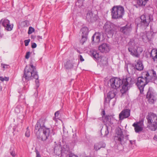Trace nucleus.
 Listing matches in <instances>:
<instances>
[{"mask_svg":"<svg viewBox=\"0 0 157 157\" xmlns=\"http://www.w3.org/2000/svg\"><path fill=\"white\" fill-rule=\"evenodd\" d=\"M0 80L2 81H4V78L2 76L0 77Z\"/></svg>","mask_w":157,"mask_h":157,"instance_id":"54","label":"nucleus"},{"mask_svg":"<svg viewBox=\"0 0 157 157\" xmlns=\"http://www.w3.org/2000/svg\"><path fill=\"white\" fill-rule=\"evenodd\" d=\"M130 144H133L132 141V140H130Z\"/></svg>","mask_w":157,"mask_h":157,"instance_id":"58","label":"nucleus"},{"mask_svg":"<svg viewBox=\"0 0 157 157\" xmlns=\"http://www.w3.org/2000/svg\"><path fill=\"white\" fill-rule=\"evenodd\" d=\"M141 21L139 24L140 27L142 29H145L149 25L151 21L153 20V16L150 14L142 15L140 17Z\"/></svg>","mask_w":157,"mask_h":157,"instance_id":"8","label":"nucleus"},{"mask_svg":"<svg viewBox=\"0 0 157 157\" xmlns=\"http://www.w3.org/2000/svg\"><path fill=\"white\" fill-rule=\"evenodd\" d=\"M146 33L148 42L151 41L154 36L153 30L152 29V31L151 30L150 31L146 32Z\"/></svg>","mask_w":157,"mask_h":157,"instance_id":"28","label":"nucleus"},{"mask_svg":"<svg viewBox=\"0 0 157 157\" xmlns=\"http://www.w3.org/2000/svg\"><path fill=\"white\" fill-rule=\"evenodd\" d=\"M82 32L81 38L80 40V43L82 44L87 41L88 38V35L89 31V29L86 27H82L80 30Z\"/></svg>","mask_w":157,"mask_h":157,"instance_id":"13","label":"nucleus"},{"mask_svg":"<svg viewBox=\"0 0 157 157\" xmlns=\"http://www.w3.org/2000/svg\"><path fill=\"white\" fill-rule=\"evenodd\" d=\"M36 38V36H33L32 35L31 36V38L32 39H35Z\"/></svg>","mask_w":157,"mask_h":157,"instance_id":"53","label":"nucleus"},{"mask_svg":"<svg viewBox=\"0 0 157 157\" xmlns=\"http://www.w3.org/2000/svg\"><path fill=\"white\" fill-rule=\"evenodd\" d=\"M45 118L44 117L40 118L37 121L35 125L34 132L38 139L43 141L47 140L48 142L50 141L49 140L51 134L52 133L54 135L55 133L53 132V129L45 126Z\"/></svg>","mask_w":157,"mask_h":157,"instance_id":"1","label":"nucleus"},{"mask_svg":"<svg viewBox=\"0 0 157 157\" xmlns=\"http://www.w3.org/2000/svg\"><path fill=\"white\" fill-rule=\"evenodd\" d=\"M132 29L131 25L127 24L124 26L119 28V31L124 35H129Z\"/></svg>","mask_w":157,"mask_h":157,"instance_id":"15","label":"nucleus"},{"mask_svg":"<svg viewBox=\"0 0 157 157\" xmlns=\"http://www.w3.org/2000/svg\"><path fill=\"white\" fill-rule=\"evenodd\" d=\"M98 48L101 52L105 53L108 52L110 50L109 45L106 43H103L100 45Z\"/></svg>","mask_w":157,"mask_h":157,"instance_id":"18","label":"nucleus"},{"mask_svg":"<svg viewBox=\"0 0 157 157\" xmlns=\"http://www.w3.org/2000/svg\"><path fill=\"white\" fill-rule=\"evenodd\" d=\"M110 101H109V99L107 98H105L104 101V103L105 104L106 103H109Z\"/></svg>","mask_w":157,"mask_h":157,"instance_id":"47","label":"nucleus"},{"mask_svg":"<svg viewBox=\"0 0 157 157\" xmlns=\"http://www.w3.org/2000/svg\"><path fill=\"white\" fill-rule=\"evenodd\" d=\"M15 112L17 113H19L20 112V110L19 109V106H17L15 108Z\"/></svg>","mask_w":157,"mask_h":157,"instance_id":"39","label":"nucleus"},{"mask_svg":"<svg viewBox=\"0 0 157 157\" xmlns=\"http://www.w3.org/2000/svg\"><path fill=\"white\" fill-rule=\"evenodd\" d=\"M78 57L79 58L81 62H82L84 60V59L83 58L82 56L81 55H79L78 56Z\"/></svg>","mask_w":157,"mask_h":157,"instance_id":"45","label":"nucleus"},{"mask_svg":"<svg viewBox=\"0 0 157 157\" xmlns=\"http://www.w3.org/2000/svg\"><path fill=\"white\" fill-rule=\"evenodd\" d=\"M154 139L155 140V137H154Z\"/></svg>","mask_w":157,"mask_h":157,"instance_id":"60","label":"nucleus"},{"mask_svg":"<svg viewBox=\"0 0 157 157\" xmlns=\"http://www.w3.org/2000/svg\"><path fill=\"white\" fill-rule=\"evenodd\" d=\"M116 95V94L113 91H110L109 92L107 95V98L109 99V101H110L111 99L113 98Z\"/></svg>","mask_w":157,"mask_h":157,"instance_id":"32","label":"nucleus"},{"mask_svg":"<svg viewBox=\"0 0 157 157\" xmlns=\"http://www.w3.org/2000/svg\"><path fill=\"white\" fill-rule=\"evenodd\" d=\"M90 56L94 59L96 61H99L101 56L99 55L98 53L94 50H91L90 51Z\"/></svg>","mask_w":157,"mask_h":157,"instance_id":"19","label":"nucleus"},{"mask_svg":"<svg viewBox=\"0 0 157 157\" xmlns=\"http://www.w3.org/2000/svg\"><path fill=\"white\" fill-rule=\"evenodd\" d=\"M143 76L145 78L148 83L149 82H152L154 81V78L148 71H144L142 73Z\"/></svg>","mask_w":157,"mask_h":157,"instance_id":"17","label":"nucleus"},{"mask_svg":"<svg viewBox=\"0 0 157 157\" xmlns=\"http://www.w3.org/2000/svg\"><path fill=\"white\" fill-rule=\"evenodd\" d=\"M85 0H77V2H78L80 4L81 6H82L83 5V2Z\"/></svg>","mask_w":157,"mask_h":157,"instance_id":"43","label":"nucleus"},{"mask_svg":"<svg viewBox=\"0 0 157 157\" xmlns=\"http://www.w3.org/2000/svg\"><path fill=\"white\" fill-rule=\"evenodd\" d=\"M140 35L142 37V40L144 42L147 43V42H148L146 33H142L140 34Z\"/></svg>","mask_w":157,"mask_h":157,"instance_id":"33","label":"nucleus"},{"mask_svg":"<svg viewBox=\"0 0 157 157\" xmlns=\"http://www.w3.org/2000/svg\"><path fill=\"white\" fill-rule=\"evenodd\" d=\"M9 80V78L8 77H4V81H8Z\"/></svg>","mask_w":157,"mask_h":157,"instance_id":"51","label":"nucleus"},{"mask_svg":"<svg viewBox=\"0 0 157 157\" xmlns=\"http://www.w3.org/2000/svg\"><path fill=\"white\" fill-rule=\"evenodd\" d=\"M111 87L116 89L122 86L121 92L122 95L125 94L134 83V78L126 76L121 79L117 77L111 78L110 80Z\"/></svg>","mask_w":157,"mask_h":157,"instance_id":"2","label":"nucleus"},{"mask_svg":"<svg viewBox=\"0 0 157 157\" xmlns=\"http://www.w3.org/2000/svg\"><path fill=\"white\" fill-rule=\"evenodd\" d=\"M109 133V132L108 130V127H107L106 128V130L105 131V134L104 135V136H107L108 135Z\"/></svg>","mask_w":157,"mask_h":157,"instance_id":"48","label":"nucleus"},{"mask_svg":"<svg viewBox=\"0 0 157 157\" xmlns=\"http://www.w3.org/2000/svg\"><path fill=\"white\" fill-rule=\"evenodd\" d=\"M30 54V52H27L25 56V58L26 59H28L29 57Z\"/></svg>","mask_w":157,"mask_h":157,"instance_id":"40","label":"nucleus"},{"mask_svg":"<svg viewBox=\"0 0 157 157\" xmlns=\"http://www.w3.org/2000/svg\"><path fill=\"white\" fill-rule=\"evenodd\" d=\"M150 74L151 75L152 74L153 75V76L154 78H156V72L154 71L152 69L151 70H150L148 71Z\"/></svg>","mask_w":157,"mask_h":157,"instance_id":"34","label":"nucleus"},{"mask_svg":"<svg viewBox=\"0 0 157 157\" xmlns=\"http://www.w3.org/2000/svg\"><path fill=\"white\" fill-rule=\"evenodd\" d=\"M30 40V39H28V40H25L24 41L25 45V46H27L28 45Z\"/></svg>","mask_w":157,"mask_h":157,"instance_id":"38","label":"nucleus"},{"mask_svg":"<svg viewBox=\"0 0 157 157\" xmlns=\"http://www.w3.org/2000/svg\"><path fill=\"white\" fill-rule=\"evenodd\" d=\"M102 117L103 118L104 123L107 124L110 123L112 116L111 115H106L104 116H102Z\"/></svg>","mask_w":157,"mask_h":157,"instance_id":"30","label":"nucleus"},{"mask_svg":"<svg viewBox=\"0 0 157 157\" xmlns=\"http://www.w3.org/2000/svg\"><path fill=\"white\" fill-rule=\"evenodd\" d=\"M134 70L138 71H141L143 70L144 66L143 65L142 62L140 59H138L136 63L134 64Z\"/></svg>","mask_w":157,"mask_h":157,"instance_id":"21","label":"nucleus"},{"mask_svg":"<svg viewBox=\"0 0 157 157\" xmlns=\"http://www.w3.org/2000/svg\"><path fill=\"white\" fill-rule=\"evenodd\" d=\"M148 1V0H134L136 3L134 6L137 8L141 6H145Z\"/></svg>","mask_w":157,"mask_h":157,"instance_id":"23","label":"nucleus"},{"mask_svg":"<svg viewBox=\"0 0 157 157\" xmlns=\"http://www.w3.org/2000/svg\"><path fill=\"white\" fill-rule=\"evenodd\" d=\"M98 62L101 66L106 65L108 63V58L105 56H101Z\"/></svg>","mask_w":157,"mask_h":157,"instance_id":"27","label":"nucleus"},{"mask_svg":"<svg viewBox=\"0 0 157 157\" xmlns=\"http://www.w3.org/2000/svg\"><path fill=\"white\" fill-rule=\"evenodd\" d=\"M65 146L62 147L60 145H57L54 148V152L55 155L59 156L61 155L62 157H67L69 153V148H65Z\"/></svg>","mask_w":157,"mask_h":157,"instance_id":"9","label":"nucleus"},{"mask_svg":"<svg viewBox=\"0 0 157 157\" xmlns=\"http://www.w3.org/2000/svg\"><path fill=\"white\" fill-rule=\"evenodd\" d=\"M128 44V50L130 54L134 57L139 58L143 51L141 48L139 47H136L134 40L133 42L130 41Z\"/></svg>","mask_w":157,"mask_h":157,"instance_id":"7","label":"nucleus"},{"mask_svg":"<svg viewBox=\"0 0 157 157\" xmlns=\"http://www.w3.org/2000/svg\"><path fill=\"white\" fill-rule=\"evenodd\" d=\"M103 28L106 33L112 35L116 29L115 25L110 21H107L105 23Z\"/></svg>","mask_w":157,"mask_h":157,"instance_id":"10","label":"nucleus"},{"mask_svg":"<svg viewBox=\"0 0 157 157\" xmlns=\"http://www.w3.org/2000/svg\"><path fill=\"white\" fill-rule=\"evenodd\" d=\"M28 128V127H27V129Z\"/></svg>","mask_w":157,"mask_h":157,"instance_id":"61","label":"nucleus"},{"mask_svg":"<svg viewBox=\"0 0 157 157\" xmlns=\"http://www.w3.org/2000/svg\"><path fill=\"white\" fill-rule=\"evenodd\" d=\"M86 19L88 22H93L96 21V18L94 16H93L92 12L89 11L86 14Z\"/></svg>","mask_w":157,"mask_h":157,"instance_id":"22","label":"nucleus"},{"mask_svg":"<svg viewBox=\"0 0 157 157\" xmlns=\"http://www.w3.org/2000/svg\"><path fill=\"white\" fill-rule=\"evenodd\" d=\"M147 84L145 78L142 76L138 78L137 81L136 83V85L137 86L139 89L141 94H142L144 90V88L146 85Z\"/></svg>","mask_w":157,"mask_h":157,"instance_id":"11","label":"nucleus"},{"mask_svg":"<svg viewBox=\"0 0 157 157\" xmlns=\"http://www.w3.org/2000/svg\"><path fill=\"white\" fill-rule=\"evenodd\" d=\"M134 64H129V68L128 69V65L125 64L124 66L125 70H126L129 74H133L136 71L134 70Z\"/></svg>","mask_w":157,"mask_h":157,"instance_id":"20","label":"nucleus"},{"mask_svg":"<svg viewBox=\"0 0 157 157\" xmlns=\"http://www.w3.org/2000/svg\"><path fill=\"white\" fill-rule=\"evenodd\" d=\"M155 96V93L153 89L151 87H149L147 94L146 97L150 103L154 104L156 100Z\"/></svg>","mask_w":157,"mask_h":157,"instance_id":"12","label":"nucleus"},{"mask_svg":"<svg viewBox=\"0 0 157 157\" xmlns=\"http://www.w3.org/2000/svg\"><path fill=\"white\" fill-rule=\"evenodd\" d=\"M101 115L102 116H105V110L104 109H102V111L101 112Z\"/></svg>","mask_w":157,"mask_h":157,"instance_id":"49","label":"nucleus"},{"mask_svg":"<svg viewBox=\"0 0 157 157\" xmlns=\"http://www.w3.org/2000/svg\"><path fill=\"white\" fill-rule=\"evenodd\" d=\"M74 64L70 60L67 61L64 64V67L66 70H70L73 68Z\"/></svg>","mask_w":157,"mask_h":157,"instance_id":"29","label":"nucleus"},{"mask_svg":"<svg viewBox=\"0 0 157 157\" xmlns=\"http://www.w3.org/2000/svg\"><path fill=\"white\" fill-rule=\"evenodd\" d=\"M9 66V65H8L3 63L1 64V66L4 69L3 70H4L5 69L8 68Z\"/></svg>","mask_w":157,"mask_h":157,"instance_id":"37","label":"nucleus"},{"mask_svg":"<svg viewBox=\"0 0 157 157\" xmlns=\"http://www.w3.org/2000/svg\"><path fill=\"white\" fill-rule=\"evenodd\" d=\"M25 136L27 137H29L30 136V133L29 130H27L25 133Z\"/></svg>","mask_w":157,"mask_h":157,"instance_id":"42","label":"nucleus"},{"mask_svg":"<svg viewBox=\"0 0 157 157\" xmlns=\"http://www.w3.org/2000/svg\"><path fill=\"white\" fill-rule=\"evenodd\" d=\"M112 18L119 19L122 18L124 14V7L121 5L114 6L111 10Z\"/></svg>","mask_w":157,"mask_h":157,"instance_id":"4","label":"nucleus"},{"mask_svg":"<svg viewBox=\"0 0 157 157\" xmlns=\"http://www.w3.org/2000/svg\"><path fill=\"white\" fill-rule=\"evenodd\" d=\"M132 126L134 127L135 132L136 133L142 131L143 129V128L140 126L138 124V123H134L133 124Z\"/></svg>","mask_w":157,"mask_h":157,"instance_id":"31","label":"nucleus"},{"mask_svg":"<svg viewBox=\"0 0 157 157\" xmlns=\"http://www.w3.org/2000/svg\"><path fill=\"white\" fill-rule=\"evenodd\" d=\"M105 146L106 144L104 142L100 141L94 144V149L95 151H98L101 148H105Z\"/></svg>","mask_w":157,"mask_h":157,"instance_id":"24","label":"nucleus"},{"mask_svg":"<svg viewBox=\"0 0 157 157\" xmlns=\"http://www.w3.org/2000/svg\"><path fill=\"white\" fill-rule=\"evenodd\" d=\"M35 152H36V157H41L39 152L37 150H35Z\"/></svg>","mask_w":157,"mask_h":157,"instance_id":"44","label":"nucleus"},{"mask_svg":"<svg viewBox=\"0 0 157 157\" xmlns=\"http://www.w3.org/2000/svg\"><path fill=\"white\" fill-rule=\"evenodd\" d=\"M128 135L124 136L121 129L120 127H118L116 129L114 140L116 143L123 145L128 140Z\"/></svg>","mask_w":157,"mask_h":157,"instance_id":"6","label":"nucleus"},{"mask_svg":"<svg viewBox=\"0 0 157 157\" xmlns=\"http://www.w3.org/2000/svg\"><path fill=\"white\" fill-rule=\"evenodd\" d=\"M130 110L128 109H124L119 114L120 120H123L124 118L128 117L130 116Z\"/></svg>","mask_w":157,"mask_h":157,"instance_id":"16","label":"nucleus"},{"mask_svg":"<svg viewBox=\"0 0 157 157\" xmlns=\"http://www.w3.org/2000/svg\"><path fill=\"white\" fill-rule=\"evenodd\" d=\"M56 117H55H55H53V120L54 121H57V119L56 118Z\"/></svg>","mask_w":157,"mask_h":157,"instance_id":"55","label":"nucleus"},{"mask_svg":"<svg viewBox=\"0 0 157 157\" xmlns=\"http://www.w3.org/2000/svg\"><path fill=\"white\" fill-rule=\"evenodd\" d=\"M65 129H66L64 127H63V133L65 132H66V131H65Z\"/></svg>","mask_w":157,"mask_h":157,"instance_id":"56","label":"nucleus"},{"mask_svg":"<svg viewBox=\"0 0 157 157\" xmlns=\"http://www.w3.org/2000/svg\"><path fill=\"white\" fill-rule=\"evenodd\" d=\"M2 25L9 31L12 30L13 28V25H10V21L6 19H2L0 20V27L2 28Z\"/></svg>","mask_w":157,"mask_h":157,"instance_id":"14","label":"nucleus"},{"mask_svg":"<svg viewBox=\"0 0 157 157\" xmlns=\"http://www.w3.org/2000/svg\"><path fill=\"white\" fill-rule=\"evenodd\" d=\"M59 114H60V113H59V112L58 111H57L55 113L54 115L55 117H58L59 115Z\"/></svg>","mask_w":157,"mask_h":157,"instance_id":"50","label":"nucleus"},{"mask_svg":"<svg viewBox=\"0 0 157 157\" xmlns=\"http://www.w3.org/2000/svg\"><path fill=\"white\" fill-rule=\"evenodd\" d=\"M16 128L15 127H14L13 128V132H14L16 129Z\"/></svg>","mask_w":157,"mask_h":157,"instance_id":"57","label":"nucleus"},{"mask_svg":"<svg viewBox=\"0 0 157 157\" xmlns=\"http://www.w3.org/2000/svg\"><path fill=\"white\" fill-rule=\"evenodd\" d=\"M144 119H142L140 120L138 122H137L136 123H138V124H139L140 126H142L144 125Z\"/></svg>","mask_w":157,"mask_h":157,"instance_id":"36","label":"nucleus"},{"mask_svg":"<svg viewBox=\"0 0 157 157\" xmlns=\"http://www.w3.org/2000/svg\"><path fill=\"white\" fill-rule=\"evenodd\" d=\"M37 37L38 38H40V39H42V36H37Z\"/></svg>","mask_w":157,"mask_h":157,"instance_id":"59","label":"nucleus"},{"mask_svg":"<svg viewBox=\"0 0 157 157\" xmlns=\"http://www.w3.org/2000/svg\"><path fill=\"white\" fill-rule=\"evenodd\" d=\"M101 34L99 33L96 32L92 37L91 40L94 43H99L100 41Z\"/></svg>","mask_w":157,"mask_h":157,"instance_id":"25","label":"nucleus"},{"mask_svg":"<svg viewBox=\"0 0 157 157\" xmlns=\"http://www.w3.org/2000/svg\"><path fill=\"white\" fill-rule=\"evenodd\" d=\"M35 31L34 29L32 27H29V28L28 33L29 34L32 33Z\"/></svg>","mask_w":157,"mask_h":157,"instance_id":"35","label":"nucleus"},{"mask_svg":"<svg viewBox=\"0 0 157 157\" xmlns=\"http://www.w3.org/2000/svg\"><path fill=\"white\" fill-rule=\"evenodd\" d=\"M150 56L154 62H157V49L153 48L150 52Z\"/></svg>","mask_w":157,"mask_h":157,"instance_id":"26","label":"nucleus"},{"mask_svg":"<svg viewBox=\"0 0 157 157\" xmlns=\"http://www.w3.org/2000/svg\"><path fill=\"white\" fill-rule=\"evenodd\" d=\"M10 155L13 157H14L15 156V151H11V149L10 150Z\"/></svg>","mask_w":157,"mask_h":157,"instance_id":"41","label":"nucleus"},{"mask_svg":"<svg viewBox=\"0 0 157 157\" xmlns=\"http://www.w3.org/2000/svg\"><path fill=\"white\" fill-rule=\"evenodd\" d=\"M58 111L59 112V113H60V114H63V109H61L59 110Z\"/></svg>","mask_w":157,"mask_h":157,"instance_id":"52","label":"nucleus"},{"mask_svg":"<svg viewBox=\"0 0 157 157\" xmlns=\"http://www.w3.org/2000/svg\"><path fill=\"white\" fill-rule=\"evenodd\" d=\"M147 120V127L151 131L157 130V115L153 113H148L146 117Z\"/></svg>","mask_w":157,"mask_h":157,"instance_id":"5","label":"nucleus"},{"mask_svg":"<svg viewBox=\"0 0 157 157\" xmlns=\"http://www.w3.org/2000/svg\"><path fill=\"white\" fill-rule=\"evenodd\" d=\"M37 46V45L35 43H33L32 44L31 47L33 48H36Z\"/></svg>","mask_w":157,"mask_h":157,"instance_id":"46","label":"nucleus"},{"mask_svg":"<svg viewBox=\"0 0 157 157\" xmlns=\"http://www.w3.org/2000/svg\"><path fill=\"white\" fill-rule=\"evenodd\" d=\"M29 66V67L27 66L25 67L24 75L22 77V80L24 82H28L33 78L35 79L36 80V89H37L40 86L38 72L36 71V67L33 65L31 62L30 63Z\"/></svg>","mask_w":157,"mask_h":157,"instance_id":"3","label":"nucleus"}]
</instances>
